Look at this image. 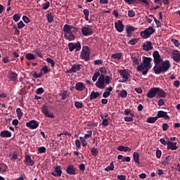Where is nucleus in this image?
<instances>
[{"label": "nucleus", "instance_id": "1", "mask_svg": "<svg viewBox=\"0 0 180 180\" xmlns=\"http://www.w3.org/2000/svg\"><path fill=\"white\" fill-rule=\"evenodd\" d=\"M132 65L136 67V71L142 72L143 75H147L148 71L151 68V62L153 58L144 57L143 63L140 64V60L136 57L131 56Z\"/></svg>", "mask_w": 180, "mask_h": 180}, {"label": "nucleus", "instance_id": "2", "mask_svg": "<svg viewBox=\"0 0 180 180\" xmlns=\"http://www.w3.org/2000/svg\"><path fill=\"white\" fill-rule=\"evenodd\" d=\"M111 80L112 78L110 77V76L101 75L98 81L96 82V88H98V89H105V88H106V85H109V84H110Z\"/></svg>", "mask_w": 180, "mask_h": 180}, {"label": "nucleus", "instance_id": "3", "mask_svg": "<svg viewBox=\"0 0 180 180\" xmlns=\"http://www.w3.org/2000/svg\"><path fill=\"white\" fill-rule=\"evenodd\" d=\"M169 68H171V63L169 60H165L160 65H155L153 70L155 74H161V72H167Z\"/></svg>", "mask_w": 180, "mask_h": 180}, {"label": "nucleus", "instance_id": "4", "mask_svg": "<svg viewBox=\"0 0 180 180\" xmlns=\"http://www.w3.org/2000/svg\"><path fill=\"white\" fill-rule=\"evenodd\" d=\"M155 32V30L153 27H149L145 29L144 31H141L140 34L143 39H148Z\"/></svg>", "mask_w": 180, "mask_h": 180}, {"label": "nucleus", "instance_id": "5", "mask_svg": "<svg viewBox=\"0 0 180 180\" xmlns=\"http://www.w3.org/2000/svg\"><path fill=\"white\" fill-rule=\"evenodd\" d=\"M91 54V51L89 50V47L84 46L82 49V53H81V57L84 61H89L90 58L89 55Z\"/></svg>", "mask_w": 180, "mask_h": 180}, {"label": "nucleus", "instance_id": "6", "mask_svg": "<svg viewBox=\"0 0 180 180\" xmlns=\"http://www.w3.org/2000/svg\"><path fill=\"white\" fill-rule=\"evenodd\" d=\"M118 72L123 79L120 81V82L126 83L127 82V81H129V77H130V74H129L128 70H118Z\"/></svg>", "mask_w": 180, "mask_h": 180}, {"label": "nucleus", "instance_id": "7", "mask_svg": "<svg viewBox=\"0 0 180 180\" xmlns=\"http://www.w3.org/2000/svg\"><path fill=\"white\" fill-rule=\"evenodd\" d=\"M63 32L65 34H68V33H77V32H78V28L72 25L65 24L63 26Z\"/></svg>", "mask_w": 180, "mask_h": 180}, {"label": "nucleus", "instance_id": "8", "mask_svg": "<svg viewBox=\"0 0 180 180\" xmlns=\"http://www.w3.org/2000/svg\"><path fill=\"white\" fill-rule=\"evenodd\" d=\"M68 49L69 51L72 52L75 50L76 51H81V42H77L76 44H74L72 42L68 44Z\"/></svg>", "mask_w": 180, "mask_h": 180}, {"label": "nucleus", "instance_id": "9", "mask_svg": "<svg viewBox=\"0 0 180 180\" xmlns=\"http://www.w3.org/2000/svg\"><path fill=\"white\" fill-rule=\"evenodd\" d=\"M82 33L83 36H91L94 34L92 29L89 28V25H86L82 28Z\"/></svg>", "mask_w": 180, "mask_h": 180}, {"label": "nucleus", "instance_id": "10", "mask_svg": "<svg viewBox=\"0 0 180 180\" xmlns=\"http://www.w3.org/2000/svg\"><path fill=\"white\" fill-rule=\"evenodd\" d=\"M153 56L155 65L161 64V61H162V60L161 59V56H160V53H158V51H155L153 53Z\"/></svg>", "mask_w": 180, "mask_h": 180}, {"label": "nucleus", "instance_id": "11", "mask_svg": "<svg viewBox=\"0 0 180 180\" xmlns=\"http://www.w3.org/2000/svg\"><path fill=\"white\" fill-rule=\"evenodd\" d=\"M41 112L46 117H51L52 119L54 118V115L50 112H49V108L47 105H44L42 106Z\"/></svg>", "mask_w": 180, "mask_h": 180}, {"label": "nucleus", "instance_id": "12", "mask_svg": "<svg viewBox=\"0 0 180 180\" xmlns=\"http://www.w3.org/2000/svg\"><path fill=\"white\" fill-rule=\"evenodd\" d=\"M54 171L52 172L51 174L53 175V176H61L63 174V171L61 170V166H56L54 168Z\"/></svg>", "mask_w": 180, "mask_h": 180}, {"label": "nucleus", "instance_id": "13", "mask_svg": "<svg viewBox=\"0 0 180 180\" xmlns=\"http://www.w3.org/2000/svg\"><path fill=\"white\" fill-rule=\"evenodd\" d=\"M146 96L150 99L155 98V96H157V87H153L150 89L148 94H146Z\"/></svg>", "mask_w": 180, "mask_h": 180}, {"label": "nucleus", "instance_id": "14", "mask_svg": "<svg viewBox=\"0 0 180 180\" xmlns=\"http://www.w3.org/2000/svg\"><path fill=\"white\" fill-rule=\"evenodd\" d=\"M26 126L30 129H34L39 127V123L36 120H31L26 123Z\"/></svg>", "mask_w": 180, "mask_h": 180}, {"label": "nucleus", "instance_id": "15", "mask_svg": "<svg viewBox=\"0 0 180 180\" xmlns=\"http://www.w3.org/2000/svg\"><path fill=\"white\" fill-rule=\"evenodd\" d=\"M115 26L117 32H119V33H122V32H123L124 25H123L122 20H118L117 22H115Z\"/></svg>", "mask_w": 180, "mask_h": 180}, {"label": "nucleus", "instance_id": "16", "mask_svg": "<svg viewBox=\"0 0 180 180\" xmlns=\"http://www.w3.org/2000/svg\"><path fill=\"white\" fill-rule=\"evenodd\" d=\"M66 172L68 175H75V174H77V169L74 165H70L67 167Z\"/></svg>", "mask_w": 180, "mask_h": 180}, {"label": "nucleus", "instance_id": "17", "mask_svg": "<svg viewBox=\"0 0 180 180\" xmlns=\"http://www.w3.org/2000/svg\"><path fill=\"white\" fill-rule=\"evenodd\" d=\"M24 162L26 165H30L31 167H33V165H34V161L32 160V158L29 155H25V160Z\"/></svg>", "mask_w": 180, "mask_h": 180}, {"label": "nucleus", "instance_id": "18", "mask_svg": "<svg viewBox=\"0 0 180 180\" xmlns=\"http://www.w3.org/2000/svg\"><path fill=\"white\" fill-rule=\"evenodd\" d=\"M156 117L158 119H160L161 117H164L165 119H169V116H168V114L165 111H158Z\"/></svg>", "mask_w": 180, "mask_h": 180}, {"label": "nucleus", "instance_id": "19", "mask_svg": "<svg viewBox=\"0 0 180 180\" xmlns=\"http://www.w3.org/2000/svg\"><path fill=\"white\" fill-rule=\"evenodd\" d=\"M112 91H113V87L112 86H110L108 88H106L105 91L103 94V98H109V96H110V92H112Z\"/></svg>", "mask_w": 180, "mask_h": 180}, {"label": "nucleus", "instance_id": "20", "mask_svg": "<svg viewBox=\"0 0 180 180\" xmlns=\"http://www.w3.org/2000/svg\"><path fill=\"white\" fill-rule=\"evenodd\" d=\"M143 47L145 51H150V50H153V44L151 43V41H148L146 42V44L143 46Z\"/></svg>", "mask_w": 180, "mask_h": 180}, {"label": "nucleus", "instance_id": "21", "mask_svg": "<svg viewBox=\"0 0 180 180\" xmlns=\"http://www.w3.org/2000/svg\"><path fill=\"white\" fill-rule=\"evenodd\" d=\"M177 149H178V146H176V142L172 143L168 141L167 150H177Z\"/></svg>", "mask_w": 180, "mask_h": 180}, {"label": "nucleus", "instance_id": "22", "mask_svg": "<svg viewBox=\"0 0 180 180\" xmlns=\"http://www.w3.org/2000/svg\"><path fill=\"white\" fill-rule=\"evenodd\" d=\"M157 88V95L160 96V98H166L167 97V93L164 91L163 90H161L160 87Z\"/></svg>", "mask_w": 180, "mask_h": 180}, {"label": "nucleus", "instance_id": "23", "mask_svg": "<svg viewBox=\"0 0 180 180\" xmlns=\"http://www.w3.org/2000/svg\"><path fill=\"white\" fill-rule=\"evenodd\" d=\"M76 91H82L85 89V85L82 82H77L75 85Z\"/></svg>", "mask_w": 180, "mask_h": 180}, {"label": "nucleus", "instance_id": "24", "mask_svg": "<svg viewBox=\"0 0 180 180\" xmlns=\"http://www.w3.org/2000/svg\"><path fill=\"white\" fill-rule=\"evenodd\" d=\"M8 77L11 81H16V79H18V74H16L15 72H8Z\"/></svg>", "mask_w": 180, "mask_h": 180}, {"label": "nucleus", "instance_id": "25", "mask_svg": "<svg viewBox=\"0 0 180 180\" xmlns=\"http://www.w3.org/2000/svg\"><path fill=\"white\" fill-rule=\"evenodd\" d=\"M101 96V94L98 91H91L90 94V101H94V99H96V98H99Z\"/></svg>", "mask_w": 180, "mask_h": 180}, {"label": "nucleus", "instance_id": "26", "mask_svg": "<svg viewBox=\"0 0 180 180\" xmlns=\"http://www.w3.org/2000/svg\"><path fill=\"white\" fill-rule=\"evenodd\" d=\"M0 136L3 138H9V137H12V133H11V131H2L0 133Z\"/></svg>", "mask_w": 180, "mask_h": 180}, {"label": "nucleus", "instance_id": "27", "mask_svg": "<svg viewBox=\"0 0 180 180\" xmlns=\"http://www.w3.org/2000/svg\"><path fill=\"white\" fill-rule=\"evenodd\" d=\"M65 39L66 40H69V41H72V40H75V36L72 34V32L68 34H64Z\"/></svg>", "mask_w": 180, "mask_h": 180}, {"label": "nucleus", "instance_id": "28", "mask_svg": "<svg viewBox=\"0 0 180 180\" xmlns=\"http://www.w3.org/2000/svg\"><path fill=\"white\" fill-rule=\"evenodd\" d=\"M81 70V65H73L70 70H69L70 72H77Z\"/></svg>", "mask_w": 180, "mask_h": 180}, {"label": "nucleus", "instance_id": "29", "mask_svg": "<svg viewBox=\"0 0 180 180\" xmlns=\"http://www.w3.org/2000/svg\"><path fill=\"white\" fill-rule=\"evenodd\" d=\"M117 150L118 151H124V153L127 152V151H131V148L127 147V146H120L117 147Z\"/></svg>", "mask_w": 180, "mask_h": 180}, {"label": "nucleus", "instance_id": "30", "mask_svg": "<svg viewBox=\"0 0 180 180\" xmlns=\"http://www.w3.org/2000/svg\"><path fill=\"white\" fill-rule=\"evenodd\" d=\"M134 160L136 164H140V154L138 152L133 153Z\"/></svg>", "mask_w": 180, "mask_h": 180}, {"label": "nucleus", "instance_id": "31", "mask_svg": "<svg viewBox=\"0 0 180 180\" xmlns=\"http://www.w3.org/2000/svg\"><path fill=\"white\" fill-rule=\"evenodd\" d=\"M173 59L176 63H179L180 61V54L178 52H174L173 53Z\"/></svg>", "mask_w": 180, "mask_h": 180}, {"label": "nucleus", "instance_id": "32", "mask_svg": "<svg viewBox=\"0 0 180 180\" xmlns=\"http://www.w3.org/2000/svg\"><path fill=\"white\" fill-rule=\"evenodd\" d=\"M158 120V117H150L146 120L147 123H155Z\"/></svg>", "mask_w": 180, "mask_h": 180}, {"label": "nucleus", "instance_id": "33", "mask_svg": "<svg viewBox=\"0 0 180 180\" xmlns=\"http://www.w3.org/2000/svg\"><path fill=\"white\" fill-rule=\"evenodd\" d=\"M25 58L31 61L32 60H36V56L33 53H27L25 55Z\"/></svg>", "mask_w": 180, "mask_h": 180}, {"label": "nucleus", "instance_id": "34", "mask_svg": "<svg viewBox=\"0 0 180 180\" xmlns=\"http://www.w3.org/2000/svg\"><path fill=\"white\" fill-rule=\"evenodd\" d=\"M118 96L120 98H127V91L123 89L118 94Z\"/></svg>", "mask_w": 180, "mask_h": 180}, {"label": "nucleus", "instance_id": "35", "mask_svg": "<svg viewBox=\"0 0 180 180\" xmlns=\"http://www.w3.org/2000/svg\"><path fill=\"white\" fill-rule=\"evenodd\" d=\"M98 77H101V73L99 72H96L92 77L93 82H96Z\"/></svg>", "mask_w": 180, "mask_h": 180}, {"label": "nucleus", "instance_id": "36", "mask_svg": "<svg viewBox=\"0 0 180 180\" xmlns=\"http://www.w3.org/2000/svg\"><path fill=\"white\" fill-rule=\"evenodd\" d=\"M111 58H115V60H121L122 59V53H117L115 54H112L111 56Z\"/></svg>", "mask_w": 180, "mask_h": 180}, {"label": "nucleus", "instance_id": "37", "mask_svg": "<svg viewBox=\"0 0 180 180\" xmlns=\"http://www.w3.org/2000/svg\"><path fill=\"white\" fill-rule=\"evenodd\" d=\"M136 29L133 26H127L126 27V32L128 34H130L131 32H134Z\"/></svg>", "mask_w": 180, "mask_h": 180}, {"label": "nucleus", "instance_id": "38", "mask_svg": "<svg viewBox=\"0 0 180 180\" xmlns=\"http://www.w3.org/2000/svg\"><path fill=\"white\" fill-rule=\"evenodd\" d=\"M16 113L18 119L19 120L22 119V117L23 116V112H22V110H20V108H18L16 109Z\"/></svg>", "mask_w": 180, "mask_h": 180}, {"label": "nucleus", "instance_id": "39", "mask_svg": "<svg viewBox=\"0 0 180 180\" xmlns=\"http://www.w3.org/2000/svg\"><path fill=\"white\" fill-rule=\"evenodd\" d=\"M115 169V165H113V162H112L109 166H108L105 169V171L107 172H109V171H113Z\"/></svg>", "mask_w": 180, "mask_h": 180}, {"label": "nucleus", "instance_id": "40", "mask_svg": "<svg viewBox=\"0 0 180 180\" xmlns=\"http://www.w3.org/2000/svg\"><path fill=\"white\" fill-rule=\"evenodd\" d=\"M75 108H77V109H82V108L84 107L82 103L79 101H76L75 103Z\"/></svg>", "mask_w": 180, "mask_h": 180}, {"label": "nucleus", "instance_id": "41", "mask_svg": "<svg viewBox=\"0 0 180 180\" xmlns=\"http://www.w3.org/2000/svg\"><path fill=\"white\" fill-rule=\"evenodd\" d=\"M99 153V151H98V148H92L91 149V155H94V157H96L98 154Z\"/></svg>", "mask_w": 180, "mask_h": 180}, {"label": "nucleus", "instance_id": "42", "mask_svg": "<svg viewBox=\"0 0 180 180\" xmlns=\"http://www.w3.org/2000/svg\"><path fill=\"white\" fill-rule=\"evenodd\" d=\"M139 42V39L134 38L129 41V44H131V46H134L136 43Z\"/></svg>", "mask_w": 180, "mask_h": 180}, {"label": "nucleus", "instance_id": "43", "mask_svg": "<svg viewBox=\"0 0 180 180\" xmlns=\"http://www.w3.org/2000/svg\"><path fill=\"white\" fill-rule=\"evenodd\" d=\"M46 61L51 64V67H54V65H56V62H54V60L50 58H47Z\"/></svg>", "mask_w": 180, "mask_h": 180}, {"label": "nucleus", "instance_id": "44", "mask_svg": "<svg viewBox=\"0 0 180 180\" xmlns=\"http://www.w3.org/2000/svg\"><path fill=\"white\" fill-rule=\"evenodd\" d=\"M46 147H44V146H41V147L38 148V152L40 154H43V153H46Z\"/></svg>", "mask_w": 180, "mask_h": 180}, {"label": "nucleus", "instance_id": "45", "mask_svg": "<svg viewBox=\"0 0 180 180\" xmlns=\"http://www.w3.org/2000/svg\"><path fill=\"white\" fill-rule=\"evenodd\" d=\"M34 53L35 54H37V56H38V57H40L41 58V57H43V55L41 54V51L38 49L34 51Z\"/></svg>", "mask_w": 180, "mask_h": 180}, {"label": "nucleus", "instance_id": "46", "mask_svg": "<svg viewBox=\"0 0 180 180\" xmlns=\"http://www.w3.org/2000/svg\"><path fill=\"white\" fill-rule=\"evenodd\" d=\"M53 20H54V17L53 16V15L48 14L47 15V21L49 22V23H51V22H53Z\"/></svg>", "mask_w": 180, "mask_h": 180}, {"label": "nucleus", "instance_id": "47", "mask_svg": "<svg viewBox=\"0 0 180 180\" xmlns=\"http://www.w3.org/2000/svg\"><path fill=\"white\" fill-rule=\"evenodd\" d=\"M91 137H92V131H87V134L84 135V139L86 140L87 139H91Z\"/></svg>", "mask_w": 180, "mask_h": 180}, {"label": "nucleus", "instance_id": "48", "mask_svg": "<svg viewBox=\"0 0 180 180\" xmlns=\"http://www.w3.org/2000/svg\"><path fill=\"white\" fill-rule=\"evenodd\" d=\"M15 160H18V152L14 151L13 153V156L11 158V161H15Z\"/></svg>", "mask_w": 180, "mask_h": 180}, {"label": "nucleus", "instance_id": "49", "mask_svg": "<svg viewBox=\"0 0 180 180\" xmlns=\"http://www.w3.org/2000/svg\"><path fill=\"white\" fill-rule=\"evenodd\" d=\"M43 9L44 11H47L49 8H50V2L47 1L45 4H43Z\"/></svg>", "mask_w": 180, "mask_h": 180}, {"label": "nucleus", "instance_id": "50", "mask_svg": "<svg viewBox=\"0 0 180 180\" xmlns=\"http://www.w3.org/2000/svg\"><path fill=\"white\" fill-rule=\"evenodd\" d=\"M168 129H169V125H168V124H167V123L162 124L163 131H167V130H168Z\"/></svg>", "mask_w": 180, "mask_h": 180}, {"label": "nucleus", "instance_id": "51", "mask_svg": "<svg viewBox=\"0 0 180 180\" xmlns=\"http://www.w3.org/2000/svg\"><path fill=\"white\" fill-rule=\"evenodd\" d=\"M41 73L37 74V72H34V73L32 74V77L34 78H41Z\"/></svg>", "mask_w": 180, "mask_h": 180}, {"label": "nucleus", "instance_id": "52", "mask_svg": "<svg viewBox=\"0 0 180 180\" xmlns=\"http://www.w3.org/2000/svg\"><path fill=\"white\" fill-rule=\"evenodd\" d=\"M25 27V23H23V21H20L18 23V29H23Z\"/></svg>", "mask_w": 180, "mask_h": 180}, {"label": "nucleus", "instance_id": "53", "mask_svg": "<svg viewBox=\"0 0 180 180\" xmlns=\"http://www.w3.org/2000/svg\"><path fill=\"white\" fill-rule=\"evenodd\" d=\"M103 63V62L102 61V60H96L94 61V65H101Z\"/></svg>", "mask_w": 180, "mask_h": 180}, {"label": "nucleus", "instance_id": "54", "mask_svg": "<svg viewBox=\"0 0 180 180\" xmlns=\"http://www.w3.org/2000/svg\"><path fill=\"white\" fill-rule=\"evenodd\" d=\"M128 16H129V18H134V16H135L134 12L132 10H129L128 11Z\"/></svg>", "mask_w": 180, "mask_h": 180}, {"label": "nucleus", "instance_id": "55", "mask_svg": "<svg viewBox=\"0 0 180 180\" xmlns=\"http://www.w3.org/2000/svg\"><path fill=\"white\" fill-rule=\"evenodd\" d=\"M153 19H154L155 24L157 25V27H161V22H160V20H157V18H155V17H153Z\"/></svg>", "mask_w": 180, "mask_h": 180}, {"label": "nucleus", "instance_id": "56", "mask_svg": "<svg viewBox=\"0 0 180 180\" xmlns=\"http://www.w3.org/2000/svg\"><path fill=\"white\" fill-rule=\"evenodd\" d=\"M22 20H24L25 23H30V19H29L26 15L22 17Z\"/></svg>", "mask_w": 180, "mask_h": 180}, {"label": "nucleus", "instance_id": "57", "mask_svg": "<svg viewBox=\"0 0 180 180\" xmlns=\"http://www.w3.org/2000/svg\"><path fill=\"white\" fill-rule=\"evenodd\" d=\"M172 43L176 46V47H179V41L175 39H172Z\"/></svg>", "mask_w": 180, "mask_h": 180}, {"label": "nucleus", "instance_id": "58", "mask_svg": "<svg viewBox=\"0 0 180 180\" xmlns=\"http://www.w3.org/2000/svg\"><path fill=\"white\" fill-rule=\"evenodd\" d=\"M43 92H44V89L42 87H40L37 89V95H40V94H43Z\"/></svg>", "mask_w": 180, "mask_h": 180}, {"label": "nucleus", "instance_id": "59", "mask_svg": "<svg viewBox=\"0 0 180 180\" xmlns=\"http://www.w3.org/2000/svg\"><path fill=\"white\" fill-rule=\"evenodd\" d=\"M13 19L14 22H18V20H20V17H19V15L15 14L13 15Z\"/></svg>", "mask_w": 180, "mask_h": 180}, {"label": "nucleus", "instance_id": "60", "mask_svg": "<svg viewBox=\"0 0 180 180\" xmlns=\"http://www.w3.org/2000/svg\"><path fill=\"white\" fill-rule=\"evenodd\" d=\"M61 96H62V100H63V101H65V98H67V96H68L67 91H63V92L62 93Z\"/></svg>", "mask_w": 180, "mask_h": 180}, {"label": "nucleus", "instance_id": "61", "mask_svg": "<svg viewBox=\"0 0 180 180\" xmlns=\"http://www.w3.org/2000/svg\"><path fill=\"white\" fill-rule=\"evenodd\" d=\"M102 124L103 126H108L109 124L108 119H103Z\"/></svg>", "mask_w": 180, "mask_h": 180}, {"label": "nucleus", "instance_id": "62", "mask_svg": "<svg viewBox=\"0 0 180 180\" xmlns=\"http://www.w3.org/2000/svg\"><path fill=\"white\" fill-rule=\"evenodd\" d=\"M124 120L125 122H133V117H125Z\"/></svg>", "mask_w": 180, "mask_h": 180}, {"label": "nucleus", "instance_id": "63", "mask_svg": "<svg viewBox=\"0 0 180 180\" xmlns=\"http://www.w3.org/2000/svg\"><path fill=\"white\" fill-rule=\"evenodd\" d=\"M161 154H162L161 150H156L157 158H161Z\"/></svg>", "mask_w": 180, "mask_h": 180}, {"label": "nucleus", "instance_id": "64", "mask_svg": "<svg viewBox=\"0 0 180 180\" xmlns=\"http://www.w3.org/2000/svg\"><path fill=\"white\" fill-rule=\"evenodd\" d=\"M117 179H120V180H126V176H124V175H118V176H117Z\"/></svg>", "mask_w": 180, "mask_h": 180}]
</instances>
